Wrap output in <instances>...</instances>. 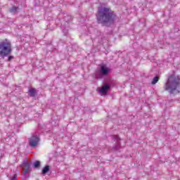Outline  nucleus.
<instances>
[{
	"label": "nucleus",
	"instance_id": "1",
	"mask_svg": "<svg viewBox=\"0 0 180 180\" xmlns=\"http://www.w3.org/2000/svg\"><path fill=\"white\" fill-rule=\"evenodd\" d=\"M97 23L109 27L116 20V14L110 8L99 7L96 14Z\"/></svg>",
	"mask_w": 180,
	"mask_h": 180
},
{
	"label": "nucleus",
	"instance_id": "2",
	"mask_svg": "<svg viewBox=\"0 0 180 180\" xmlns=\"http://www.w3.org/2000/svg\"><path fill=\"white\" fill-rule=\"evenodd\" d=\"M165 91H167L170 95L179 94L180 77L174 75H170L164 86Z\"/></svg>",
	"mask_w": 180,
	"mask_h": 180
},
{
	"label": "nucleus",
	"instance_id": "3",
	"mask_svg": "<svg viewBox=\"0 0 180 180\" xmlns=\"http://www.w3.org/2000/svg\"><path fill=\"white\" fill-rule=\"evenodd\" d=\"M12 53V44L9 40L5 39L0 42V57L5 58Z\"/></svg>",
	"mask_w": 180,
	"mask_h": 180
},
{
	"label": "nucleus",
	"instance_id": "4",
	"mask_svg": "<svg viewBox=\"0 0 180 180\" xmlns=\"http://www.w3.org/2000/svg\"><path fill=\"white\" fill-rule=\"evenodd\" d=\"M20 167L22 169L23 175H26L32 172V169H30V163L29 161H27V160H25Z\"/></svg>",
	"mask_w": 180,
	"mask_h": 180
},
{
	"label": "nucleus",
	"instance_id": "5",
	"mask_svg": "<svg viewBox=\"0 0 180 180\" xmlns=\"http://www.w3.org/2000/svg\"><path fill=\"white\" fill-rule=\"evenodd\" d=\"M110 73V68H109L106 65H101L99 70V78H103V77L109 75Z\"/></svg>",
	"mask_w": 180,
	"mask_h": 180
},
{
	"label": "nucleus",
	"instance_id": "6",
	"mask_svg": "<svg viewBox=\"0 0 180 180\" xmlns=\"http://www.w3.org/2000/svg\"><path fill=\"white\" fill-rule=\"evenodd\" d=\"M114 140H116V145L112 147V150L114 151H119L120 148H122V146L120 145V138L117 135H114L112 136Z\"/></svg>",
	"mask_w": 180,
	"mask_h": 180
},
{
	"label": "nucleus",
	"instance_id": "7",
	"mask_svg": "<svg viewBox=\"0 0 180 180\" xmlns=\"http://www.w3.org/2000/svg\"><path fill=\"white\" fill-rule=\"evenodd\" d=\"M39 141H40V139L36 136H32L29 139V144L30 147H36V146L39 144Z\"/></svg>",
	"mask_w": 180,
	"mask_h": 180
},
{
	"label": "nucleus",
	"instance_id": "8",
	"mask_svg": "<svg viewBox=\"0 0 180 180\" xmlns=\"http://www.w3.org/2000/svg\"><path fill=\"white\" fill-rule=\"evenodd\" d=\"M110 90V86L103 83V86L99 89V92L100 94H102V95H106Z\"/></svg>",
	"mask_w": 180,
	"mask_h": 180
},
{
	"label": "nucleus",
	"instance_id": "9",
	"mask_svg": "<svg viewBox=\"0 0 180 180\" xmlns=\"http://www.w3.org/2000/svg\"><path fill=\"white\" fill-rule=\"evenodd\" d=\"M103 84L105 85H109L110 88H112V86L116 85V82L111 77H107L104 79Z\"/></svg>",
	"mask_w": 180,
	"mask_h": 180
},
{
	"label": "nucleus",
	"instance_id": "10",
	"mask_svg": "<svg viewBox=\"0 0 180 180\" xmlns=\"http://www.w3.org/2000/svg\"><path fill=\"white\" fill-rule=\"evenodd\" d=\"M36 94H37L36 89L32 88L29 90V95L31 98H34V96H36Z\"/></svg>",
	"mask_w": 180,
	"mask_h": 180
},
{
	"label": "nucleus",
	"instance_id": "11",
	"mask_svg": "<svg viewBox=\"0 0 180 180\" xmlns=\"http://www.w3.org/2000/svg\"><path fill=\"white\" fill-rule=\"evenodd\" d=\"M49 171H50V166L46 165L45 167L43 168L42 174L44 175H46V174H47V172H49Z\"/></svg>",
	"mask_w": 180,
	"mask_h": 180
},
{
	"label": "nucleus",
	"instance_id": "12",
	"mask_svg": "<svg viewBox=\"0 0 180 180\" xmlns=\"http://www.w3.org/2000/svg\"><path fill=\"white\" fill-rule=\"evenodd\" d=\"M18 9H19V7L13 6L9 9V12H11V13H16V12H18Z\"/></svg>",
	"mask_w": 180,
	"mask_h": 180
},
{
	"label": "nucleus",
	"instance_id": "13",
	"mask_svg": "<svg viewBox=\"0 0 180 180\" xmlns=\"http://www.w3.org/2000/svg\"><path fill=\"white\" fill-rule=\"evenodd\" d=\"M158 81H160V77L158 76H155L151 82L152 85H155Z\"/></svg>",
	"mask_w": 180,
	"mask_h": 180
},
{
	"label": "nucleus",
	"instance_id": "14",
	"mask_svg": "<svg viewBox=\"0 0 180 180\" xmlns=\"http://www.w3.org/2000/svg\"><path fill=\"white\" fill-rule=\"evenodd\" d=\"M34 168L39 169L40 168V161L37 160L34 162Z\"/></svg>",
	"mask_w": 180,
	"mask_h": 180
},
{
	"label": "nucleus",
	"instance_id": "15",
	"mask_svg": "<svg viewBox=\"0 0 180 180\" xmlns=\"http://www.w3.org/2000/svg\"><path fill=\"white\" fill-rule=\"evenodd\" d=\"M14 57L12 56H8V61H12L13 60Z\"/></svg>",
	"mask_w": 180,
	"mask_h": 180
},
{
	"label": "nucleus",
	"instance_id": "16",
	"mask_svg": "<svg viewBox=\"0 0 180 180\" xmlns=\"http://www.w3.org/2000/svg\"><path fill=\"white\" fill-rule=\"evenodd\" d=\"M17 176H18L16 174H14L13 176L11 178V180H16Z\"/></svg>",
	"mask_w": 180,
	"mask_h": 180
}]
</instances>
